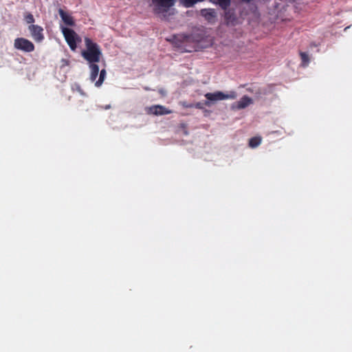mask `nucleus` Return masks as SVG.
Returning a JSON list of instances; mask_svg holds the SVG:
<instances>
[{
	"label": "nucleus",
	"mask_w": 352,
	"mask_h": 352,
	"mask_svg": "<svg viewBox=\"0 0 352 352\" xmlns=\"http://www.w3.org/2000/svg\"><path fill=\"white\" fill-rule=\"evenodd\" d=\"M247 90L249 91V92H251V93H253V90L251 89V88H248Z\"/></svg>",
	"instance_id": "nucleus-21"
},
{
	"label": "nucleus",
	"mask_w": 352,
	"mask_h": 352,
	"mask_svg": "<svg viewBox=\"0 0 352 352\" xmlns=\"http://www.w3.org/2000/svg\"><path fill=\"white\" fill-rule=\"evenodd\" d=\"M24 18L27 23L32 25L34 22V16L31 13H26Z\"/></svg>",
	"instance_id": "nucleus-18"
},
{
	"label": "nucleus",
	"mask_w": 352,
	"mask_h": 352,
	"mask_svg": "<svg viewBox=\"0 0 352 352\" xmlns=\"http://www.w3.org/2000/svg\"><path fill=\"white\" fill-rule=\"evenodd\" d=\"M253 103V100L251 98L244 96L235 104L232 106V108L236 109H243L248 107L250 104Z\"/></svg>",
	"instance_id": "nucleus-9"
},
{
	"label": "nucleus",
	"mask_w": 352,
	"mask_h": 352,
	"mask_svg": "<svg viewBox=\"0 0 352 352\" xmlns=\"http://www.w3.org/2000/svg\"><path fill=\"white\" fill-rule=\"evenodd\" d=\"M85 43L87 49L82 52V56L89 63H98L102 55L99 45L88 37L85 38Z\"/></svg>",
	"instance_id": "nucleus-1"
},
{
	"label": "nucleus",
	"mask_w": 352,
	"mask_h": 352,
	"mask_svg": "<svg viewBox=\"0 0 352 352\" xmlns=\"http://www.w3.org/2000/svg\"><path fill=\"white\" fill-rule=\"evenodd\" d=\"M152 2L154 5V12L157 14L167 12L175 3L174 0H152Z\"/></svg>",
	"instance_id": "nucleus-4"
},
{
	"label": "nucleus",
	"mask_w": 352,
	"mask_h": 352,
	"mask_svg": "<svg viewBox=\"0 0 352 352\" xmlns=\"http://www.w3.org/2000/svg\"><path fill=\"white\" fill-rule=\"evenodd\" d=\"M95 63H90V65H89V68H90V70H91V72H90V80L92 82L96 81V78H97V76L98 75V73H99V67H98V65H96Z\"/></svg>",
	"instance_id": "nucleus-11"
},
{
	"label": "nucleus",
	"mask_w": 352,
	"mask_h": 352,
	"mask_svg": "<svg viewBox=\"0 0 352 352\" xmlns=\"http://www.w3.org/2000/svg\"><path fill=\"white\" fill-rule=\"evenodd\" d=\"M106 70L104 69L100 72L99 78L95 82L96 87H99L102 85L106 77Z\"/></svg>",
	"instance_id": "nucleus-15"
},
{
	"label": "nucleus",
	"mask_w": 352,
	"mask_h": 352,
	"mask_svg": "<svg viewBox=\"0 0 352 352\" xmlns=\"http://www.w3.org/2000/svg\"><path fill=\"white\" fill-rule=\"evenodd\" d=\"M242 1L245 2V3H250L252 0H241Z\"/></svg>",
	"instance_id": "nucleus-20"
},
{
	"label": "nucleus",
	"mask_w": 352,
	"mask_h": 352,
	"mask_svg": "<svg viewBox=\"0 0 352 352\" xmlns=\"http://www.w3.org/2000/svg\"><path fill=\"white\" fill-rule=\"evenodd\" d=\"M62 32L71 50H75L77 47L76 41L79 39L77 34L73 30L68 28H63Z\"/></svg>",
	"instance_id": "nucleus-6"
},
{
	"label": "nucleus",
	"mask_w": 352,
	"mask_h": 352,
	"mask_svg": "<svg viewBox=\"0 0 352 352\" xmlns=\"http://www.w3.org/2000/svg\"><path fill=\"white\" fill-rule=\"evenodd\" d=\"M14 47L24 52H32L35 49L33 43L25 38H16L14 41Z\"/></svg>",
	"instance_id": "nucleus-5"
},
{
	"label": "nucleus",
	"mask_w": 352,
	"mask_h": 352,
	"mask_svg": "<svg viewBox=\"0 0 352 352\" xmlns=\"http://www.w3.org/2000/svg\"><path fill=\"white\" fill-rule=\"evenodd\" d=\"M28 30L30 32L32 38L36 42H41L44 39L43 28L38 25L32 24L29 25Z\"/></svg>",
	"instance_id": "nucleus-7"
},
{
	"label": "nucleus",
	"mask_w": 352,
	"mask_h": 352,
	"mask_svg": "<svg viewBox=\"0 0 352 352\" xmlns=\"http://www.w3.org/2000/svg\"><path fill=\"white\" fill-rule=\"evenodd\" d=\"M300 56L301 58V66L303 67H306L308 66L310 59L309 55L306 52H300Z\"/></svg>",
	"instance_id": "nucleus-13"
},
{
	"label": "nucleus",
	"mask_w": 352,
	"mask_h": 352,
	"mask_svg": "<svg viewBox=\"0 0 352 352\" xmlns=\"http://www.w3.org/2000/svg\"><path fill=\"white\" fill-rule=\"evenodd\" d=\"M261 138L258 136L253 137L249 140V146L251 148H256L261 143Z\"/></svg>",
	"instance_id": "nucleus-14"
},
{
	"label": "nucleus",
	"mask_w": 352,
	"mask_h": 352,
	"mask_svg": "<svg viewBox=\"0 0 352 352\" xmlns=\"http://www.w3.org/2000/svg\"><path fill=\"white\" fill-rule=\"evenodd\" d=\"M207 101H217L226 99H235L236 98V93L234 91H230L229 94H224L221 91H216L214 93H207L205 94Z\"/></svg>",
	"instance_id": "nucleus-3"
},
{
	"label": "nucleus",
	"mask_w": 352,
	"mask_h": 352,
	"mask_svg": "<svg viewBox=\"0 0 352 352\" xmlns=\"http://www.w3.org/2000/svg\"><path fill=\"white\" fill-rule=\"evenodd\" d=\"M204 105H206L207 107L210 106V102L209 101H205L204 102H198L195 103V104H190L188 105V107H195L197 109H202L204 108Z\"/></svg>",
	"instance_id": "nucleus-16"
},
{
	"label": "nucleus",
	"mask_w": 352,
	"mask_h": 352,
	"mask_svg": "<svg viewBox=\"0 0 352 352\" xmlns=\"http://www.w3.org/2000/svg\"><path fill=\"white\" fill-rule=\"evenodd\" d=\"M210 1L218 4L223 10H226L230 5V0H210Z\"/></svg>",
	"instance_id": "nucleus-12"
},
{
	"label": "nucleus",
	"mask_w": 352,
	"mask_h": 352,
	"mask_svg": "<svg viewBox=\"0 0 352 352\" xmlns=\"http://www.w3.org/2000/svg\"><path fill=\"white\" fill-rule=\"evenodd\" d=\"M148 112L155 116H162L170 114L172 113V111L166 109L162 105L157 104L150 107Z\"/></svg>",
	"instance_id": "nucleus-8"
},
{
	"label": "nucleus",
	"mask_w": 352,
	"mask_h": 352,
	"mask_svg": "<svg viewBox=\"0 0 352 352\" xmlns=\"http://www.w3.org/2000/svg\"><path fill=\"white\" fill-rule=\"evenodd\" d=\"M111 105L110 104H107L105 106H101L100 108L102 109H105V110H107V109H111Z\"/></svg>",
	"instance_id": "nucleus-19"
},
{
	"label": "nucleus",
	"mask_w": 352,
	"mask_h": 352,
	"mask_svg": "<svg viewBox=\"0 0 352 352\" xmlns=\"http://www.w3.org/2000/svg\"><path fill=\"white\" fill-rule=\"evenodd\" d=\"M192 37L190 35L177 34L174 35L171 39L173 45L182 52H190L195 48L190 45Z\"/></svg>",
	"instance_id": "nucleus-2"
},
{
	"label": "nucleus",
	"mask_w": 352,
	"mask_h": 352,
	"mask_svg": "<svg viewBox=\"0 0 352 352\" xmlns=\"http://www.w3.org/2000/svg\"><path fill=\"white\" fill-rule=\"evenodd\" d=\"M59 15L64 22V23L69 26H74L75 25L74 20L72 16L65 12L63 9L58 10Z\"/></svg>",
	"instance_id": "nucleus-10"
},
{
	"label": "nucleus",
	"mask_w": 352,
	"mask_h": 352,
	"mask_svg": "<svg viewBox=\"0 0 352 352\" xmlns=\"http://www.w3.org/2000/svg\"><path fill=\"white\" fill-rule=\"evenodd\" d=\"M201 14L207 19L214 17V12L212 10L203 9L201 11Z\"/></svg>",
	"instance_id": "nucleus-17"
}]
</instances>
